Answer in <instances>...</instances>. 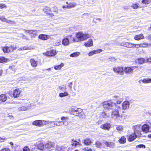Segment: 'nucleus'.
Instances as JSON below:
<instances>
[{"label":"nucleus","instance_id":"f257e3e1","mask_svg":"<svg viewBox=\"0 0 151 151\" xmlns=\"http://www.w3.org/2000/svg\"><path fill=\"white\" fill-rule=\"evenodd\" d=\"M90 35L88 34H83V33L79 32L76 34L77 38H73V42H79L87 38H89Z\"/></svg>","mask_w":151,"mask_h":151},{"label":"nucleus","instance_id":"72a5a7b5","mask_svg":"<svg viewBox=\"0 0 151 151\" xmlns=\"http://www.w3.org/2000/svg\"><path fill=\"white\" fill-rule=\"evenodd\" d=\"M7 99V97L4 94H1L0 96V100L2 102L5 101Z\"/></svg>","mask_w":151,"mask_h":151},{"label":"nucleus","instance_id":"393cba45","mask_svg":"<svg viewBox=\"0 0 151 151\" xmlns=\"http://www.w3.org/2000/svg\"><path fill=\"white\" fill-rule=\"evenodd\" d=\"M86 47H90L93 45V42L92 40L91 39H89L88 41L85 42L84 44Z\"/></svg>","mask_w":151,"mask_h":151},{"label":"nucleus","instance_id":"bb28decb","mask_svg":"<svg viewBox=\"0 0 151 151\" xmlns=\"http://www.w3.org/2000/svg\"><path fill=\"white\" fill-rule=\"evenodd\" d=\"M31 65L32 67H35L37 65V61H35L34 59L31 58L30 60Z\"/></svg>","mask_w":151,"mask_h":151},{"label":"nucleus","instance_id":"f03ea898","mask_svg":"<svg viewBox=\"0 0 151 151\" xmlns=\"http://www.w3.org/2000/svg\"><path fill=\"white\" fill-rule=\"evenodd\" d=\"M103 106L104 109L110 110L114 109L117 106L115 103L108 101L104 102Z\"/></svg>","mask_w":151,"mask_h":151},{"label":"nucleus","instance_id":"09e8293b","mask_svg":"<svg viewBox=\"0 0 151 151\" xmlns=\"http://www.w3.org/2000/svg\"><path fill=\"white\" fill-rule=\"evenodd\" d=\"M95 145L97 147L100 148L101 145V144L100 142L97 141L95 143Z\"/></svg>","mask_w":151,"mask_h":151},{"label":"nucleus","instance_id":"8fccbe9b","mask_svg":"<svg viewBox=\"0 0 151 151\" xmlns=\"http://www.w3.org/2000/svg\"><path fill=\"white\" fill-rule=\"evenodd\" d=\"M141 129L140 125H137L134 127V131H140Z\"/></svg>","mask_w":151,"mask_h":151},{"label":"nucleus","instance_id":"aec40b11","mask_svg":"<svg viewBox=\"0 0 151 151\" xmlns=\"http://www.w3.org/2000/svg\"><path fill=\"white\" fill-rule=\"evenodd\" d=\"M43 11L45 12V13L47 14H49L50 15L53 16L52 14L50 13L51 11L50 7H45L43 9Z\"/></svg>","mask_w":151,"mask_h":151},{"label":"nucleus","instance_id":"680f3d73","mask_svg":"<svg viewBox=\"0 0 151 151\" xmlns=\"http://www.w3.org/2000/svg\"><path fill=\"white\" fill-rule=\"evenodd\" d=\"M146 62L147 63H151V57L149 58H146Z\"/></svg>","mask_w":151,"mask_h":151},{"label":"nucleus","instance_id":"2eb2a0df","mask_svg":"<svg viewBox=\"0 0 151 151\" xmlns=\"http://www.w3.org/2000/svg\"><path fill=\"white\" fill-rule=\"evenodd\" d=\"M149 126L147 124H145L142 127V131L145 133L149 132Z\"/></svg>","mask_w":151,"mask_h":151},{"label":"nucleus","instance_id":"2f4dec72","mask_svg":"<svg viewBox=\"0 0 151 151\" xmlns=\"http://www.w3.org/2000/svg\"><path fill=\"white\" fill-rule=\"evenodd\" d=\"M77 143H72L71 145L73 146H77V145L81 146L82 144L80 143L81 141V139H77Z\"/></svg>","mask_w":151,"mask_h":151},{"label":"nucleus","instance_id":"7ed1b4c3","mask_svg":"<svg viewBox=\"0 0 151 151\" xmlns=\"http://www.w3.org/2000/svg\"><path fill=\"white\" fill-rule=\"evenodd\" d=\"M114 109H115L111 111V118L114 119L119 120V118H122V117L119 114V113L120 109H121L120 107L117 106Z\"/></svg>","mask_w":151,"mask_h":151},{"label":"nucleus","instance_id":"423d86ee","mask_svg":"<svg viewBox=\"0 0 151 151\" xmlns=\"http://www.w3.org/2000/svg\"><path fill=\"white\" fill-rule=\"evenodd\" d=\"M45 121L42 120H37L34 121L32 123V124L39 127H42L46 125Z\"/></svg>","mask_w":151,"mask_h":151},{"label":"nucleus","instance_id":"c85d7f7f","mask_svg":"<svg viewBox=\"0 0 151 151\" xmlns=\"http://www.w3.org/2000/svg\"><path fill=\"white\" fill-rule=\"evenodd\" d=\"M144 38V36L142 34H140L136 35L134 37V39L137 40H139L141 39Z\"/></svg>","mask_w":151,"mask_h":151},{"label":"nucleus","instance_id":"5fc2aeb1","mask_svg":"<svg viewBox=\"0 0 151 151\" xmlns=\"http://www.w3.org/2000/svg\"><path fill=\"white\" fill-rule=\"evenodd\" d=\"M101 116L104 118H106L108 117L107 114L105 112H103L101 113Z\"/></svg>","mask_w":151,"mask_h":151},{"label":"nucleus","instance_id":"4d7b16f0","mask_svg":"<svg viewBox=\"0 0 151 151\" xmlns=\"http://www.w3.org/2000/svg\"><path fill=\"white\" fill-rule=\"evenodd\" d=\"M137 148H145V145H139L137 146Z\"/></svg>","mask_w":151,"mask_h":151},{"label":"nucleus","instance_id":"e2e57ef3","mask_svg":"<svg viewBox=\"0 0 151 151\" xmlns=\"http://www.w3.org/2000/svg\"><path fill=\"white\" fill-rule=\"evenodd\" d=\"M0 151H10V150L8 148H5L2 149Z\"/></svg>","mask_w":151,"mask_h":151},{"label":"nucleus","instance_id":"a19ab883","mask_svg":"<svg viewBox=\"0 0 151 151\" xmlns=\"http://www.w3.org/2000/svg\"><path fill=\"white\" fill-rule=\"evenodd\" d=\"M141 46L142 47H147L148 46H151V44H148L147 43L145 42L142 44H141Z\"/></svg>","mask_w":151,"mask_h":151},{"label":"nucleus","instance_id":"39448f33","mask_svg":"<svg viewBox=\"0 0 151 151\" xmlns=\"http://www.w3.org/2000/svg\"><path fill=\"white\" fill-rule=\"evenodd\" d=\"M70 111L74 115L80 116L81 115L82 110L80 108H72Z\"/></svg>","mask_w":151,"mask_h":151},{"label":"nucleus","instance_id":"de8ad7c7","mask_svg":"<svg viewBox=\"0 0 151 151\" xmlns=\"http://www.w3.org/2000/svg\"><path fill=\"white\" fill-rule=\"evenodd\" d=\"M151 2V0H142V3L145 4H150Z\"/></svg>","mask_w":151,"mask_h":151},{"label":"nucleus","instance_id":"58836bf2","mask_svg":"<svg viewBox=\"0 0 151 151\" xmlns=\"http://www.w3.org/2000/svg\"><path fill=\"white\" fill-rule=\"evenodd\" d=\"M44 146L42 143H40L37 145L38 148L41 150H43L44 149Z\"/></svg>","mask_w":151,"mask_h":151},{"label":"nucleus","instance_id":"cd10ccee","mask_svg":"<svg viewBox=\"0 0 151 151\" xmlns=\"http://www.w3.org/2000/svg\"><path fill=\"white\" fill-rule=\"evenodd\" d=\"M136 61L138 64H142L145 63V60L143 58H138L136 60Z\"/></svg>","mask_w":151,"mask_h":151},{"label":"nucleus","instance_id":"69168bd1","mask_svg":"<svg viewBox=\"0 0 151 151\" xmlns=\"http://www.w3.org/2000/svg\"><path fill=\"white\" fill-rule=\"evenodd\" d=\"M20 49V50H27V49H29V48L28 47H23L21 48Z\"/></svg>","mask_w":151,"mask_h":151},{"label":"nucleus","instance_id":"412c9836","mask_svg":"<svg viewBox=\"0 0 151 151\" xmlns=\"http://www.w3.org/2000/svg\"><path fill=\"white\" fill-rule=\"evenodd\" d=\"M21 92L20 90L17 89H15L13 93L14 97L15 98L19 97Z\"/></svg>","mask_w":151,"mask_h":151},{"label":"nucleus","instance_id":"b1692460","mask_svg":"<svg viewBox=\"0 0 151 151\" xmlns=\"http://www.w3.org/2000/svg\"><path fill=\"white\" fill-rule=\"evenodd\" d=\"M66 147L65 146H57L56 147V150L57 151H66Z\"/></svg>","mask_w":151,"mask_h":151},{"label":"nucleus","instance_id":"0eeeda50","mask_svg":"<svg viewBox=\"0 0 151 151\" xmlns=\"http://www.w3.org/2000/svg\"><path fill=\"white\" fill-rule=\"evenodd\" d=\"M45 147L48 150H53L55 147V144L50 141H48L45 145Z\"/></svg>","mask_w":151,"mask_h":151},{"label":"nucleus","instance_id":"ea45409f","mask_svg":"<svg viewBox=\"0 0 151 151\" xmlns=\"http://www.w3.org/2000/svg\"><path fill=\"white\" fill-rule=\"evenodd\" d=\"M134 134L136 136V137H140L141 135L140 132V131H134Z\"/></svg>","mask_w":151,"mask_h":151},{"label":"nucleus","instance_id":"e433bc0d","mask_svg":"<svg viewBox=\"0 0 151 151\" xmlns=\"http://www.w3.org/2000/svg\"><path fill=\"white\" fill-rule=\"evenodd\" d=\"M80 53L78 52H76L73 53L70 55V56L72 57H76L79 56Z\"/></svg>","mask_w":151,"mask_h":151},{"label":"nucleus","instance_id":"c9c22d12","mask_svg":"<svg viewBox=\"0 0 151 151\" xmlns=\"http://www.w3.org/2000/svg\"><path fill=\"white\" fill-rule=\"evenodd\" d=\"M64 64L63 63H61L59 65H55L54 67V69L56 70H59L62 67L64 66Z\"/></svg>","mask_w":151,"mask_h":151},{"label":"nucleus","instance_id":"dca6fc26","mask_svg":"<svg viewBox=\"0 0 151 151\" xmlns=\"http://www.w3.org/2000/svg\"><path fill=\"white\" fill-rule=\"evenodd\" d=\"M25 33H28L29 34H33V35H31L32 37H35L37 35V32L35 30H26L24 29Z\"/></svg>","mask_w":151,"mask_h":151},{"label":"nucleus","instance_id":"5701e85b","mask_svg":"<svg viewBox=\"0 0 151 151\" xmlns=\"http://www.w3.org/2000/svg\"><path fill=\"white\" fill-rule=\"evenodd\" d=\"M56 54V51L54 50H51L50 51L47 52L46 53V55L48 56H54Z\"/></svg>","mask_w":151,"mask_h":151},{"label":"nucleus","instance_id":"f8f14e48","mask_svg":"<svg viewBox=\"0 0 151 151\" xmlns=\"http://www.w3.org/2000/svg\"><path fill=\"white\" fill-rule=\"evenodd\" d=\"M120 45L121 46H123L128 48H132L134 46V45H133V43L125 42H122L120 43Z\"/></svg>","mask_w":151,"mask_h":151},{"label":"nucleus","instance_id":"a878e982","mask_svg":"<svg viewBox=\"0 0 151 151\" xmlns=\"http://www.w3.org/2000/svg\"><path fill=\"white\" fill-rule=\"evenodd\" d=\"M49 36L44 34H40L38 36L39 39L43 40H47L49 39Z\"/></svg>","mask_w":151,"mask_h":151},{"label":"nucleus","instance_id":"4be33fe9","mask_svg":"<svg viewBox=\"0 0 151 151\" xmlns=\"http://www.w3.org/2000/svg\"><path fill=\"white\" fill-rule=\"evenodd\" d=\"M129 103L128 101H125L122 104V108L124 109H128L129 108Z\"/></svg>","mask_w":151,"mask_h":151},{"label":"nucleus","instance_id":"338daca9","mask_svg":"<svg viewBox=\"0 0 151 151\" xmlns=\"http://www.w3.org/2000/svg\"><path fill=\"white\" fill-rule=\"evenodd\" d=\"M5 4H0V9H2L6 7Z\"/></svg>","mask_w":151,"mask_h":151},{"label":"nucleus","instance_id":"052dcab7","mask_svg":"<svg viewBox=\"0 0 151 151\" xmlns=\"http://www.w3.org/2000/svg\"><path fill=\"white\" fill-rule=\"evenodd\" d=\"M23 151H30V150L27 146L24 147L23 149Z\"/></svg>","mask_w":151,"mask_h":151},{"label":"nucleus","instance_id":"774afa93","mask_svg":"<svg viewBox=\"0 0 151 151\" xmlns=\"http://www.w3.org/2000/svg\"><path fill=\"white\" fill-rule=\"evenodd\" d=\"M145 38L146 39H147L149 40H151V35L148 36H147L145 37Z\"/></svg>","mask_w":151,"mask_h":151},{"label":"nucleus","instance_id":"13d9d810","mask_svg":"<svg viewBox=\"0 0 151 151\" xmlns=\"http://www.w3.org/2000/svg\"><path fill=\"white\" fill-rule=\"evenodd\" d=\"M131 6L134 9H137L138 7L139 6H138L137 4H133Z\"/></svg>","mask_w":151,"mask_h":151},{"label":"nucleus","instance_id":"c03bdc74","mask_svg":"<svg viewBox=\"0 0 151 151\" xmlns=\"http://www.w3.org/2000/svg\"><path fill=\"white\" fill-rule=\"evenodd\" d=\"M7 59L3 57L0 58V63H2L3 62H6L7 60Z\"/></svg>","mask_w":151,"mask_h":151},{"label":"nucleus","instance_id":"1a4fd4ad","mask_svg":"<svg viewBox=\"0 0 151 151\" xmlns=\"http://www.w3.org/2000/svg\"><path fill=\"white\" fill-rule=\"evenodd\" d=\"M60 119L61 120V122L62 125L67 126L68 125L69 123L68 121L69 119L68 117L63 116L61 117Z\"/></svg>","mask_w":151,"mask_h":151},{"label":"nucleus","instance_id":"6e6d98bb","mask_svg":"<svg viewBox=\"0 0 151 151\" xmlns=\"http://www.w3.org/2000/svg\"><path fill=\"white\" fill-rule=\"evenodd\" d=\"M83 150L84 151H91L92 150L88 147H85L83 148Z\"/></svg>","mask_w":151,"mask_h":151},{"label":"nucleus","instance_id":"3c124183","mask_svg":"<svg viewBox=\"0 0 151 151\" xmlns=\"http://www.w3.org/2000/svg\"><path fill=\"white\" fill-rule=\"evenodd\" d=\"M63 86H64V87H63L62 86H59L58 88V89L60 90H61L62 91H63V90H65L67 89V88L66 87V85L65 86L64 85H63Z\"/></svg>","mask_w":151,"mask_h":151},{"label":"nucleus","instance_id":"f704fd0d","mask_svg":"<svg viewBox=\"0 0 151 151\" xmlns=\"http://www.w3.org/2000/svg\"><path fill=\"white\" fill-rule=\"evenodd\" d=\"M76 4L75 3H70L67 6V8L68 9H70L73 8L76 6Z\"/></svg>","mask_w":151,"mask_h":151},{"label":"nucleus","instance_id":"0e129e2a","mask_svg":"<svg viewBox=\"0 0 151 151\" xmlns=\"http://www.w3.org/2000/svg\"><path fill=\"white\" fill-rule=\"evenodd\" d=\"M6 139V138L4 137H0V142H3Z\"/></svg>","mask_w":151,"mask_h":151},{"label":"nucleus","instance_id":"9b49d317","mask_svg":"<svg viewBox=\"0 0 151 151\" xmlns=\"http://www.w3.org/2000/svg\"><path fill=\"white\" fill-rule=\"evenodd\" d=\"M104 144L105 145L106 147L110 148L114 147L115 146V144L114 142L110 141H104L103 142Z\"/></svg>","mask_w":151,"mask_h":151},{"label":"nucleus","instance_id":"473e14b6","mask_svg":"<svg viewBox=\"0 0 151 151\" xmlns=\"http://www.w3.org/2000/svg\"><path fill=\"white\" fill-rule=\"evenodd\" d=\"M69 95L67 91H65L64 93H60L59 96L60 97H63Z\"/></svg>","mask_w":151,"mask_h":151},{"label":"nucleus","instance_id":"7c9ffc66","mask_svg":"<svg viewBox=\"0 0 151 151\" xmlns=\"http://www.w3.org/2000/svg\"><path fill=\"white\" fill-rule=\"evenodd\" d=\"M46 125L49 124L51 127H54L55 125V121H45Z\"/></svg>","mask_w":151,"mask_h":151},{"label":"nucleus","instance_id":"a18cd8bd","mask_svg":"<svg viewBox=\"0 0 151 151\" xmlns=\"http://www.w3.org/2000/svg\"><path fill=\"white\" fill-rule=\"evenodd\" d=\"M5 22L7 23L10 24H15V21H11L10 20H8L7 19H6Z\"/></svg>","mask_w":151,"mask_h":151},{"label":"nucleus","instance_id":"a211bd4d","mask_svg":"<svg viewBox=\"0 0 151 151\" xmlns=\"http://www.w3.org/2000/svg\"><path fill=\"white\" fill-rule=\"evenodd\" d=\"M101 128L105 130H108L111 127L110 124L108 123L104 124L101 126Z\"/></svg>","mask_w":151,"mask_h":151},{"label":"nucleus","instance_id":"37998d69","mask_svg":"<svg viewBox=\"0 0 151 151\" xmlns=\"http://www.w3.org/2000/svg\"><path fill=\"white\" fill-rule=\"evenodd\" d=\"M116 129L118 131L120 132L123 131V128L121 126H118L116 127Z\"/></svg>","mask_w":151,"mask_h":151},{"label":"nucleus","instance_id":"79ce46f5","mask_svg":"<svg viewBox=\"0 0 151 151\" xmlns=\"http://www.w3.org/2000/svg\"><path fill=\"white\" fill-rule=\"evenodd\" d=\"M142 82L144 83H151V79L148 78L144 79L142 80Z\"/></svg>","mask_w":151,"mask_h":151},{"label":"nucleus","instance_id":"f3484780","mask_svg":"<svg viewBox=\"0 0 151 151\" xmlns=\"http://www.w3.org/2000/svg\"><path fill=\"white\" fill-rule=\"evenodd\" d=\"M82 142L87 146L91 145L92 143L91 140L89 138H86V139L83 140Z\"/></svg>","mask_w":151,"mask_h":151},{"label":"nucleus","instance_id":"603ef678","mask_svg":"<svg viewBox=\"0 0 151 151\" xmlns=\"http://www.w3.org/2000/svg\"><path fill=\"white\" fill-rule=\"evenodd\" d=\"M6 19L5 18V17L3 16H0V20L2 22H5Z\"/></svg>","mask_w":151,"mask_h":151},{"label":"nucleus","instance_id":"9d476101","mask_svg":"<svg viewBox=\"0 0 151 151\" xmlns=\"http://www.w3.org/2000/svg\"><path fill=\"white\" fill-rule=\"evenodd\" d=\"M32 106V104H30L26 106H22L19 107L18 108V110L19 111H24L30 109L31 108Z\"/></svg>","mask_w":151,"mask_h":151},{"label":"nucleus","instance_id":"6ab92c4d","mask_svg":"<svg viewBox=\"0 0 151 151\" xmlns=\"http://www.w3.org/2000/svg\"><path fill=\"white\" fill-rule=\"evenodd\" d=\"M102 50L101 49H99L97 50H94L90 52L88 54V55L89 56H91L94 54L100 53L102 52Z\"/></svg>","mask_w":151,"mask_h":151},{"label":"nucleus","instance_id":"6e6552de","mask_svg":"<svg viewBox=\"0 0 151 151\" xmlns=\"http://www.w3.org/2000/svg\"><path fill=\"white\" fill-rule=\"evenodd\" d=\"M113 70L115 73L120 75H123L124 73L123 68L120 67H114L113 68Z\"/></svg>","mask_w":151,"mask_h":151},{"label":"nucleus","instance_id":"20e7f679","mask_svg":"<svg viewBox=\"0 0 151 151\" xmlns=\"http://www.w3.org/2000/svg\"><path fill=\"white\" fill-rule=\"evenodd\" d=\"M17 49V46L15 45H10L2 47V50L4 53L11 52Z\"/></svg>","mask_w":151,"mask_h":151},{"label":"nucleus","instance_id":"4468645a","mask_svg":"<svg viewBox=\"0 0 151 151\" xmlns=\"http://www.w3.org/2000/svg\"><path fill=\"white\" fill-rule=\"evenodd\" d=\"M72 36V35H70L66 37V38H64L62 40V44L65 46L68 45L69 44V40L68 38L69 37H71Z\"/></svg>","mask_w":151,"mask_h":151},{"label":"nucleus","instance_id":"bf43d9fd","mask_svg":"<svg viewBox=\"0 0 151 151\" xmlns=\"http://www.w3.org/2000/svg\"><path fill=\"white\" fill-rule=\"evenodd\" d=\"M72 85H73V83L72 82H70L68 83V87H69L70 89V90L72 89Z\"/></svg>","mask_w":151,"mask_h":151},{"label":"nucleus","instance_id":"ddd939ff","mask_svg":"<svg viewBox=\"0 0 151 151\" xmlns=\"http://www.w3.org/2000/svg\"><path fill=\"white\" fill-rule=\"evenodd\" d=\"M137 67L135 66L132 67H127L125 68L124 71L126 73H130L132 72L133 70H135Z\"/></svg>","mask_w":151,"mask_h":151},{"label":"nucleus","instance_id":"c756f323","mask_svg":"<svg viewBox=\"0 0 151 151\" xmlns=\"http://www.w3.org/2000/svg\"><path fill=\"white\" fill-rule=\"evenodd\" d=\"M136 138V136L135 135V134L133 133L129 136L128 139L129 141L131 142L134 140Z\"/></svg>","mask_w":151,"mask_h":151},{"label":"nucleus","instance_id":"4c0bfd02","mask_svg":"<svg viewBox=\"0 0 151 151\" xmlns=\"http://www.w3.org/2000/svg\"><path fill=\"white\" fill-rule=\"evenodd\" d=\"M119 143H121L124 144L126 142V138L124 137L123 136L119 139Z\"/></svg>","mask_w":151,"mask_h":151},{"label":"nucleus","instance_id":"49530a36","mask_svg":"<svg viewBox=\"0 0 151 151\" xmlns=\"http://www.w3.org/2000/svg\"><path fill=\"white\" fill-rule=\"evenodd\" d=\"M55 125L56 126H62V123L61 121H55Z\"/></svg>","mask_w":151,"mask_h":151},{"label":"nucleus","instance_id":"864d4df0","mask_svg":"<svg viewBox=\"0 0 151 151\" xmlns=\"http://www.w3.org/2000/svg\"><path fill=\"white\" fill-rule=\"evenodd\" d=\"M133 45H134V46L132 47H136L137 48H139V47H142V46H141V44H135L134 43H133Z\"/></svg>","mask_w":151,"mask_h":151}]
</instances>
